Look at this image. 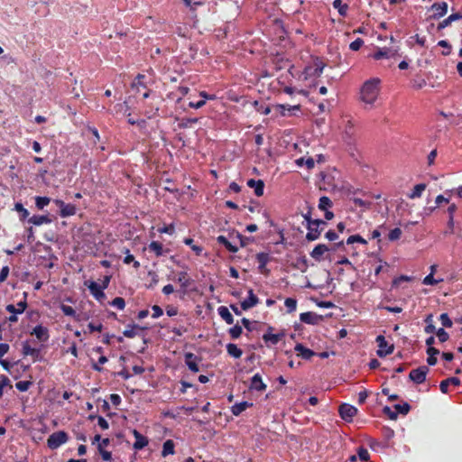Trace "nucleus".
I'll use <instances>...</instances> for the list:
<instances>
[{"label":"nucleus","mask_w":462,"mask_h":462,"mask_svg":"<svg viewBox=\"0 0 462 462\" xmlns=\"http://www.w3.org/2000/svg\"><path fill=\"white\" fill-rule=\"evenodd\" d=\"M379 94V79L374 78L365 81L361 88V101L372 106Z\"/></svg>","instance_id":"1"},{"label":"nucleus","mask_w":462,"mask_h":462,"mask_svg":"<svg viewBox=\"0 0 462 462\" xmlns=\"http://www.w3.org/2000/svg\"><path fill=\"white\" fill-rule=\"evenodd\" d=\"M327 226V222L324 220H315L310 224H307V232L306 239L307 241H314L320 237L321 231Z\"/></svg>","instance_id":"2"},{"label":"nucleus","mask_w":462,"mask_h":462,"mask_svg":"<svg viewBox=\"0 0 462 462\" xmlns=\"http://www.w3.org/2000/svg\"><path fill=\"white\" fill-rule=\"evenodd\" d=\"M68 441V433L60 430L51 433L48 437V448L51 450L57 449Z\"/></svg>","instance_id":"3"},{"label":"nucleus","mask_w":462,"mask_h":462,"mask_svg":"<svg viewBox=\"0 0 462 462\" xmlns=\"http://www.w3.org/2000/svg\"><path fill=\"white\" fill-rule=\"evenodd\" d=\"M319 189L320 190H324L327 192H333L337 190V184L330 173H321Z\"/></svg>","instance_id":"4"},{"label":"nucleus","mask_w":462,"mask_h":462,"mask_svg":"<svg viewBox=\"0 0 462 462\" xmlns=\"http://www.w3.org/2000/svg\"><path fill=\"white\" fill-rule=\"evenodd\" d=\"M375 343H377L378 350L377 356L378 357H385L393 353L394 346L393 345L387 344L386 339H384L383 336H377L375 337Z\"/></svg>","instance_id":"5"},{"label":"nucleus","mask_w":462,"mask_h":462,"mask_svg":"<svg viewBox=\"0 0 462 462\" xmlns=\"http://www.w3.org/2000/svg\"><path fill=\"white\" fill-rule=\"evenodd\" d=\"M337 412H339V416H341L343 420L351 422L354 416L356 415L357 410L350 404L343 403L337 408Z\"/></svg>","instance_id":"6"},{"label":"nucleus","mask_w":462,"mask_h":462,"mask_svg":"<svg viewBox=\"0 0 462 462\" xmlns=\"http://www.w3.org/2000/svg\"><path fill=\"white\" fill-rule=\"evenodd\" d=\"M430 369L426 365L419 366L417 369H412L410 372V380L416 384L423 383Z\"/></svg>","instance_id":"7"},{"label":"nucleus","mask_w":462,"mask_h":462,"mask_svg":"<svg viewBox=\"0 0 462 462\" xmlns=\"http://www.w3.org/2000/svg\"><path fill=\"white\" fill-rule=\"evenodd\" d=\"M54 204L60 208V217H69L76 214V206L74 204H67L61 199L54 200Z\"/></svg>","instance_id":"8"},{"label":"nucleus","mask_w":462,"mask_h":462,"mask_svg":"<svg viewBox=\"0 0 462 462\" xmlns=\"http://www.w3.org/2000/svg\"><path fill=\"white\" fill-rule=\"evenodd\" d=\"M22 355L32 357V362H38L42 358L41 349L32 347L28 341L22 344Z\"/></svg>","instance_id":"9"},{"label":"nucleus","mask_w":462,"mask_h":462,"mask_svg":"<svg viewBox=\"0 0 462 462\" xmlns=\"http://www.w3.org/2000/svg\"><path fill=\"white\" fill-rule=\"evenodd\" d=\"M273 328L269 326L268 331L263 333V340L265 344H270L272 346H276L281 340H282L283 337H285L284 333H273Z\"/></svg>","instance_id":"10"},{"label":"nucleus","mask_w":462,"mask_h":462,"mask_svg":"<svg viewBox=\"0 0 462 462\" xmlns=\"http://www.w3.org/2000/svg\"><path fill=\"white\" fill-rule=\"evenodd\" d=\"M324 67H326V64H324L319 58L316 57L314 60V66H307L306 74L307 76L316 78L320 77Z\"/></svg>","instance_id":"11"},{"label":"nucleus","mask_w":462,"mask_h":462,"mask_svg":"<svg viewBox=\"0 0 462 462\" xmlns=\"http://www.w3.org/2000/svg\"><path fill=\"white\" fill-rule=\"evenodd\" d=\"M88 290L92 296H94L95 300L100 302L106 300V293H104L106 288L100 287V284L97 282L94 281L89 282Z\"/></svg>","instance_id":"12"},{"label":"nucleus","mask_w":462,"mask_h":462,"mask_svg":"<svg viewBox=\"0 0 462 462\" xmlns=\"http://www.w3.org/2000/svg\"><path fill=\"white\" fill-rule=\"evenodd\" d=\"M133 436L134 439H135V441H134L133 444L134 450H142L149 444V439L138 430H133Z\"/></svg>","instance_id":"13"},{"label":"nucleus","mask_w":462,"mask_h":462,"mask_svg":"<svg viewBox=\"0 0 462 462\" xmlns=\"http://www.w3.org/2000/svg\"><path fill=\"white\" fill-rule=\"evenodd\" d=\"M397 49L392 48H378L377 51L373 53L372 57L375 60L385 59L394 58L397 55Z\"/></svg>","instance_id":"14"},{"label":"nucleus","mask_w":462,"mask_h":462,"mask_svg":"<svg viewBox=\"0 0 462 462\" xmlns=\"http://www.w3.org/2000/svg\"><path fill=\"white\" fill-rule=\"evenodd\" d=\"M448 9V5L446 2L434 3V5H431V10L435 11V14L431 15V19L439 20L445 16Z\"/></svg>","instance_id":"15"},{"label":"nucleus","mask_w":462,"mask_h":462,"mask_svg":"<svg viewBox=\"0 0 462 462\" xmlns=\"http://www.w3.org/2000/svg\"><path fill=\"white\" fill-rule=\"evenodd\" d=\"M300 321L309 325H317L321 321V316L313 311H307L300 313Z\"/></svg>","instance_id":"16"},{"label":"nucleus","mask_w":462,"mask_h":462,"mask_svg":"<svg viewBox=\"0 0 462 462\" xmlns=\"http://www.w3.org/2000/svg\"><path fill=\"white\" fill-rule=\"evenodd\" d=\"M23 296L26 298L27 293L24 292ZM25 298H23V300L16 303V305L14 304H8L5 306V310L11 314H21L24 312L25 309L27 308V301L25 300Z\"/></svg>","instance_id":"17"},{"label":"nucleus","mask_w":462,"mask_h":462,"mask_svg":"<svg viewBox=\"0 0 462 462\" xmlns=\"http://www.w3.org/2000/svg\"><path fill=\"white\" fill-rule=\"evenodd\" d=\"M143 75L139 74L137 77H135L132 83V89L137 91V93H141V89L144 90V92L143 93V98L145 99L149 97V90L145 89V87L143 82Z\"/></svg>","instance_id":"18"},{"label":"nucleus","mask_w":462,"mask_h":462,"mask_svg":"<svg viewBox=\"0 0 462 462\" xmlns=\"http://www.w3.org/2000/svg\"><path fill=\"white\" fill-rule=\"evenodd\" d=\"M184 358H185V365H187L188 369H189V371H191L192 373H199V357H197L194 354L192 353H187L185 354L184 356Z\"/></svg>","instance_id":"19"},{"label":"nucleus","mask_w":462,"mask_h":462,"mask_svg":"<svg viewBox=\"0 0 462 462\" xmlns=\"http://www.w3.org/2000/svg\"><path fill=\"white\" fill-rule=\"evenodd\" d=\"M247 294H249V296H247V298L245 299L244 300H242V302H241L242 310H246L248 309H251V308L258 305V303H259V299L253 292V290H249V291H247Z\"/></svg>","instance_id":"20"},{"label":"nucleus","mask_w":462,"mask_h":462,"mask_svg":"<svg viewBox=\"0 0 462 462\" xmlns=\"http://www.w3.org/2000/svg\"><path fill=\"white\" fill-rule=\"evenodd\" d=\"M176 282H179L180 287H181V291L184 293L186 292V289H188V287H189L193 282L186 272H179V273H177Z\"/></svg>","instance_id":"21"},{"label":"nucleus","mask_w":462,"mask_h":462,"mask_svg":"<svg viewBox=\"0 0 462 462\" xmlns=\"http://www.w3.org/2000/svg\"><path fill=\"white\" fill-rule=\"evenodd\" d=\"M295 351L298 353V356L303 358V360H310L312 357L316 356V353L307 347H305L301 344H296Z\"/></svg>","instance_id":"22"},{"label":"nucleus","mask_w":462,"mask_h":462,"mask_svg":"<svg viewBox=\"0 0 462 462\" xmlns=\"http://www.w3.org/2000/svg\"><path fill=\"white\" fill-rule=\"evenodd\" d=\"M455 386V387H458L460 385V380L458 377H448L445 380H443L442 382H440V384H439V389H440V392H442V393H448V386Z\"/></svg>","instance_id":"23"},{"label":"nucleus","mask_w":462,"mask_h":462,"mask_svg":"<svg viewBox=\"0 0 462 462\" xmlns=\"http://www.w3.org/2000/svg\"><path fill=\"white\" fill-rule=\"evenodd\" d=\"M250 389L258 392L266 391V384L262 381V377L259 374L253 375L252 381H250Z\"/></svg>","instance_id":"24"},{"label":"nucleus","mask_w":462,"mask_h":462,"mask_svg":"<svg viewBox=\"0 0 462 462\" xmlns=\"http://www.w3.org/2000/svg\"><path fill=\"white\" fill-rule=\"evenodd\" d=\"M247 187L254 189L255 196L261 197L263 195V188H264L263 180H255L254 179H249V180H247Z\"/></svg>","instance_id":"25"},{"label":"nucleus","mask_w":462,"mask_h":462,"mask_svg":"<svg viewBox=\"0 0 462 462\" xmlns=\"http://www.w3.org/2000/svg\"><path fill=\"white\" fill-rule=\"evenodd\" d=\"M32 335L37 337L38 340L45 342L49 339V331L42 325H38L32 328Z\"/></svg>","instance_id":"26"},{"label":"nucleus","mask_w":462,"mask_h":462,"mask_svg":"<svg viewBox=\"0 0 462 462\" xmlns=\"http://www.w3.org/2000/svg\"><path fill=\"white\" fill-rule=\"evenodd\" d=\"M328 251H329V248H328L327 245L323 244H318V245H316L314 249H312V252L311 254H310V255H311V258L314 259L316 262H320L321 256Z\"/></svg>","instance_id":"27"},{"label":"nucleus","mask_w":462,"mask_h":462,"mask_svg":"<svg viewBox=\"0 0 462 462\" xmlns=\"http://www.w3.org/2000/svg\"><path fill=\"white\" fill-rule=\"evenodd\" d=\"M255 260H257L258 270H260V273H267L266 264L269 263V254L259 253L257 255H255Z\"/></svg>","instance_id":"28"},{"label":"nucleus","mask_w":462,"mask_h":462,"mask_svg":"<svg viewBox=\"0 0 462 462\" xmlns=\"http://www.w3.org/2000/svg\"><path fill=\"white\" fill-rule=\"evenodd\" d=\"M29 223L33 226H40L42 225L51 223V218H50L47 215H32L29 218Z\"/></svg>","instance_id":"29"},{"label":"nucleus","mask_w":462,"mask_h":462,"mask_svg":"<svg viewBox=\"0 0 462 462\" xmlns=\"http://www.w3.org/2000/svg\"><path fill=\"white\" fill-rule=\"evenodd\" d=\"M251 406H253V403L248 402L246 401L242 402H236L233 406H231V413H233V415L235 416H238Z\"/></svg>","instance_id":"30"},{"label":"nucleus","mask_w":462,"mask_h":462,"mask_svg":"<svg viewBox=\"0 0 462 462\" xmlns=\"http://www.w3.org/2000/svg\"><path fill=\"white\" fill-rule=\"evenodd\" d=\"M217 243H219V245H223V247L227 249L228 252H230L232 254L237 253V246L231 244V242H229V240L225 236H223V235L218 236L217 237Z\"/></svg>","instance_id":"31"},{"label":"nucleus","mask_w":462,"mask_h":462,"mask_svg":"<svg viewBox=\"0 0 462 462\" xmlns=\"http://www.w3.org/2000/svg\"><path fill=\"white\" fill-rule=\"evenodd\" d=\"M332 7H334L342 17L347 16L348 5L344 4L342 0L332 1Z\"/></svg>","instance_id":"32"},{"label":"nucleus","mask_w":462,"mask_h":462,"mask_svg":"<svg viewBox=\"0 0 462 462\" xmlns=\"http://www.w3.org/2000/svg\"><path fill=\"white\" fill-rule=\"evenodd\" d=\"M217 314H219L220 318H222L227 325H232L234 323V317H232L228 308L225 306L217 308Z\"/></svg>","instance_id":"33"},{"label":"nucleus","mask_w":462,"mask_h":462,"mask_svg":"<svg viewBox=\"0 0 462 462\" xmlns=\"http://www.w3.org/2000/svg\"><path fill=\"white\" fill-rule=\"evenodd\" d=\"M149 251L154 253L155 256L161 257L166 251L163 250V246L159 241H152L149 244Z\"/></svg>","instance_id":"34"},{"label":"nucleus","mask_w":462,"mask_h":462,"mask_svg":"<svg viewBox=\"0 0 462 462\" xmlns=\"http://www.w3.org/2000/svg\"><path fill=\"white\" fill-rule=\"evenodd\" d=\"M174 454V442L171 439H167L162 444V451H161V456L162 457H166L169 455Z\"/></svg>","instance_id":"35"},{"label":"nucleus","mask_w":462,"mask_h":462,"mask_svg":"<svg viewBox=\"0 0 462 462\" xmlns=\"http://www.w3.org/2000/svg\"><path fill=\"white\" fill-rule=\"evenodd\" d=\"M143 328L135 325V324H128L126 329L124 330V337L126 338H134L136 337V331L142 330Z\"/></svg>","instance_id":"36"},{"label":"nucleus","mask_w":462,"mask_h":462,"mask_svg":"<svg viewBox=\"0 0 462 462\" xmlns=\"http://www.w3.org/2000/svg\"><path fill=\"white\" fill-rule=\"evenodd\" d=\"M226 351H227L228 356L233 358H240L242 356V350L236 346V344L228 343L226 346Z\"/></svg>","instance_id":"37"},{"label":"nucleus","mask_w":462,"mask_h":462,"mask_svg":"<svg viewBox=\"0 0 462 462\" xmlns=\"http://www.w3.org/2000/svg\"><path fill=\"white\" fill-rule=\"evenodd\" d=\"M343 138H345V142H346L348 145H352L355 143L354 126L350 122L347 123L346 129H345V135H343Z\"/></svg>","instance_id":"38"},{"label":"nucleus","mask_w":462,"mask_h":462,"mask_svg":"<svg viewBox=\"0 0 462 462\" xmlns=\"http://www.w3.org/2000/svg\"><path fill=\"white\" fill-rule=\"evenodd\" d=\"M427 186L424 183L417 184L413 186L412 191H411L408 198L411 199H415L421 197L422 192H424Z\"/></svg>","instance_id":"39"},{"label":"nucleus","mask_w":462,"mask_h":462,"mask_svg":"<svg viewBox=\"0 0 462 462\" xmlns=\"http://www.w3.org/2000/svg\"><path fill=\"white\" fill-rule=\"evenodd\" d=\"M277 109H279L280 115L282 116H286L285 111L292 112V111H300V105L291 106V105H277Z\"/></svg>","instance_id":"40"},{"label":"nucleus","mask_w":462,"mask_h":462,"mask_svg":"<svg viewBox=\"0 0 462 462\" xmlns=\"http://www.w3.org/2000/svg\"><path fill=\"white\" fill-rule=\"evenodd\" d=\"M296 164H298L299 167L306 165L307 169L311 170L315 167V161H313L312 157H309L307 159L301 157L296 160Z\"/></svg>","instance_id":"41"},{"label":"nucleus","mask_w":462,"mask_h":462,"mask_svg":"<svg viewBox=\"0 0 462 462\" xmlns=\"http://www.w3.org/2000/svg\"><path fill=\"white\" fill-rule=\"evenodd\" d=\"M332 207V201L331 199L327 196H322L319 199V204H318V208L319 210H328L331 208Z\"/></svg>","instance_id":"42"},{"label":"nucleus","mask_w":462,"mask_h":462,"mask_svg":"<svg viewBox=\"0 0 462 462\" xmlns=\"http://www.w3.org/2000/svg\"><path fill=\"white\" fill-rule=\"evenodd\" d=\"M356 456L361 461H368V459L370 458V454L368 453L367 449L363 446L356 448Z\"/></svg>","instance_id":"43"},{"label":"nucleus","mask_w":462,"mask_h":462,"mask_svg":"<svg viewBox=\"0 0 462 462\" xmlns=\"http://www.w3.org/2000/svg\"><path fill=\"white\" fill-rule=\"evenodd\" d=\"M228 334H230V337L234 340L239 338V337L242 335V327L236 324L230 329H228Z\"/></svg>","instance_id":"44"},{"label":"nucleus","mask_w":462,"mask_h":462,"mask_svg":"<svg viewBox=\"0 0 462 462\" xmlns=\"http://www.w3.org/2000/svg\"><path fill=\"white\" fill-rule=\"evenodd\" d=\"M50 203V198L48 197H35V207H37L38 209L42 210L43 208Z\"/></svg>","instance_id":"45"},{"label":"nucleus","mask_w":462,"mask_h":462,"mask_svg":"<svg viewBox=\"0 0 462 462\" xmlns=\"http://www.w3.org/2000/svg\"><path fill=\"white\" fill-rule=\"evenodd\" d=\"M285 307H287L288 313H292L296 310L297 300L296 299L287 298L284 301Z\"/></svg>","instance_id":"46"},{"label":"nucleus","mask_w":462,"mask_h":462,"mask_svg":"<svg viewBox=\"0 0 462 462\" xmlns=\"http://www.w3.org/2000/svg\"><path fill=\"white\" fill-rule=\"evenodd\" d=\"M125 253H126V256H125L124 263H125V264L133 263L134 269H138L140 266L139 262L134 260V255L129 254L128 249H126V251H125Z\"/></svg>","instance_id":"47"},{"label":"nucleus","mask_w":462,"mask_h":462,"mask_svg":"<svg viewBox=\"0 0 462 462\" xmlns=\"http://www.w3.org/2000/svg\"><path fill=\"white\" fill-rule=\"evenodd\" d=\"M356 243H360L362 245L367 244V242L365 240V238H363L359 235H352V236H348V238L346 240L347 245H354Z\"/></svg>","instance_id":"48"},{"label":"nucleus","mask_w":462,"mask_h":462,"mask_svg":"<svg viewBox=\"0 0 462 462\" xmlns=\"http://www.w3.org/2000/svg\"><path fill=\"white\" fill-rule=\"evenodd\" d=\"M409 411H411V405L408 404V402L394 405V411H397L402 415L408 414Z\"/></svg>","instance_id":"49"},{"label":"nucleus","mask_w":462,"mask_h":462,"mask_svg":"<svg viewBox=\"0 0 462 462\" xmlns=\"http://www.w3.org/2000/svg\"><path fill=\"white\" fill-rule=\"evenodd\" d=\"M32 385V383L29 381H19L15 383V388L19 392L24 393L30 389V386Z\"/></svg>","instance_id":"50"},{"label":"nucleus","mask_w":462,"mask_h":462,"mask_svg":"<svg viewBox=\"0 0 462 462\" xmlns=\"http://www.w3.org/2000/svg\"><path fill=\"white\" fill-rule=\"evenodd\" d=\"M402 231H401L400 227H395L389 231L388 239L389 241H397L400 239Z\"/></svg>","instance_id":"51"},{"label":"nucleus","mask_w":462,"mask_h":462,"mask_svg":"<svg viewBox=\"0 0 462 462\" xmlns=\"http://www.w3.org/2000/svg\"><path fill=\"white\" fill-rule=\"evenodd\" d=\"M108 359H106V356H100L99 360H97V363L92 364V369L96 372H102L103 368L100 365H105Z\"/></svg>","instance_id":"52"},{"label":"nucleus","mask_w":462,"mask_h":462,"mask_svg":"<svg viewBox=\"0 0 462 462\" xmlns=\"http://www.w3.org/2000/svg\"><path fill=\"white\" fill-rule=\"evenodd\" d=\"M110 304L111 306L117 308L119 310H123L125 307V299L122 297H116V299L111 300Z\"/></svg>","instance_id":"53"},{"label":"nucleus","mask_w":462,"mask_h":462,"mask_svg":"<svg viewBox=\"0 0 462 462\" xmlns=\"http://www.w3.org/2000/svg\"><path fill=\"white\" fill-rule=\"evenodd\" d=\"M435 334H437L438 340H439L440 343H445L448 340V333H447L443 328H438Z\"/></svg>","instance_id":"54"},{"label":"nucleus","mask_w":462,"mask_h":462,"mask_svg":"<svg viewBox=\"0 0 462 462\" xmlns=\"http://www.w3.org/2000/svg\"><path fill=\"white\" fill-rule=\"evenodd\" d=\"M184 244L190 246V249H192L193 252H195L196 255L201 254L202 248L200 246H198L196 245H193V239L191 238H185Z\"/></svg>","instance_id":"55"},{"label":"nucleus","mask_w":462,"mask_h":462,"mask_svg":"<svg viewBox=\"0 0 462 462\" xmlns=\"http://www.w3.org/2000/svg\"><path fill=\"white\" fill-rule=\"evenodd\" d=\"M14 208H15L16 212L21 214V220H24L28 217V210L21 203H16Z\"/></svg>","instance_id":"56"},{"label":"nucleus","mask_w":462,"mask_h":462,"mask_svg":"<svg viewBox=\"0 0 462 462\" xmlns=\"http://www.w3.org/2000/svg\"><path fill=\"white\" fill-rule=\"evenodd\" d=\"M441 279L436 280L432 273H429V275L425 276L423 279V284L425 285H438L440 283Z\"/></svg>","instance_id":"57"},{"label":"nucleus","mask_w":462,"mask_h":462,"mask_svg":"<svg viewBox=\"0 0 462 462\" xmlns=\"http://www.w3.org/2000/svg\"><path fill=\"white\" fill-rule=\"evenodd\" d=\"M60 309H61L62 313H64V315L66 316L73 318L76 316V310L71 306L61 304V306H60Z\"/></svg>","instance_id":"58"},{"label":"nucleus","mask_w":462,"mask_h":462,"mask_svg":"<svg viewBox=\"0 0 462 462\" xmlns=\"http://www.w3.org/2000/svg\"><path fill=\"white\" fill-rule=\"evenodd\" d=\"M440 323H442V326L445 328H451L452 327V320L449 319L448 314L442 313L439 316Z\"/></svg>","instance_id":"59"},{"label":"nucleus","mask_w":462,"mask_h":462,"mask_svg":"<svg viewBox=\"0 0 462 462\" xmlns=\"http://www.w3.org/2000/svg\"><path fill=\"white\" fill-rule=\"evenodd\" d=\"M383 414H385V416H387L389 418V420H394L397 419V414H400L399 412L397 411H392L391 408H389V406H385L383 407Z\"/></svg>","instance_id":"60"},{"label":"nucleus","mask_w":462,"mask_h":462,"mask_svg":"<svg viewBox=\"0 0 462 462\" xmlns=\"http://www.w3.org/2000/svg\"><path fill=\"white\" fill-rule=\"evenodd\" d=\"M363 45V40L361 38H357L348 45V49L352 51H357Z\"/></svg>","instance_id":"61"},{"label":"nucleus","mask_w":462,"mask_h":462,"mask_svg":"<svg viewBox=\"0 0 462 462\" xmlns=\"http://www.w3.org/2000/svg\"><path fill=\"white\" fill-rule=\"evenodd\" d=\"M353 203H354V205H356V207L364 208H368L371 205V202L365 201V200L358 199V198H354Z\"/></svg>","instance_id":"62"},{"label":"nucleus","mask_w":462,"mask_h":462,"mask_svg":"<svg viewBox=\"0 0 462 462\" xmlns=\"http://www.w3.org/2000/svg\"><path fill=\"white\" fill-rule=\"evenodd\" d=\"M5 387H11L9 379L5 375H0V398L3 396V389Z\"/></svg>","instance_id":"63"},{"label":"nucleus","mask_w":462,"mask_h":462,"mask_svg":"<svg viewBox=\"0 0 462 462\" xmlns=\"http://www.w3.org/2000/svg\"><path fill=\"white\" fill-rule=\"evenodd\" d=\"M159 233L160 234H169V235L173 234L174 233V225L170 224L168 226H164L159 228Z\"/></svg>","instance_id":"64"}]
</instances>
